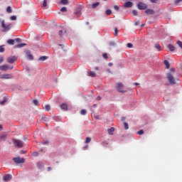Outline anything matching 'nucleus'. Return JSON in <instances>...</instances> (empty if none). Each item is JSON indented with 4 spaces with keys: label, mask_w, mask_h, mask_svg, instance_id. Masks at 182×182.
Returning <instances> with one entry per match:
<instances>
[{
    "label": "nucleus",
    "mask_w": 182,
    "mask_h": 182,
    "mask_svg": "<svg viewBox=\"0 0 182 182\" xmlns=\"http://www.w3.org/2000/svg\"><path fill=\"white\" fill-rule=\"evenodd\" d=\"M166 79L168 80L171 85H174L176 84V79L174 77L173 74L168 73L166 74Z\"/></svg>",
    "instance_id": "nucleus-1"
},
{
    "label": "nucleus",
    "mask_w": 182,
    "mask_h": 182,
    "mask_svg": "<svg viewBox=\"0 0 182 182\" xmlns=\"http://www.w3.org/2000/svg\"><path fill=\"white\" fill-rule=\"evenodd\" d=\"M58 35L60 37H63L65 36H67V30L65 28L60 26L58 27Z\"/></svg>",
    "instance_id": "nucleus-2"
},
{
    "label": "nucleus",
    "mask_w": 182,
    "mask_h": 182,
    "mask_svg": "<svg viewBox=\"0 0 182 182\" xmlns=\"http://www.w3.org/2000/svg\"><path fill=\"white\" fill-rule=\"evenodd\" d=\"M1 26L2 28H4L3 32H9L11 29L12 25L9 24L7 26L5 25V21H1Z\"/></svg>",
    "instance_id": "nucleus-3"
},
{
    "label": "nucleus",
    "mask_w": 182,
    "mask_h": 182,
    "mask_svg": "<svg viewBox=\"0 0 182 182\" xmlns=\"http://www.w3.org/2000/svg\"><path fill=\"white\" fill-rule=\"evenodd\" d=\"M13 143L16 147L18 148H22L23 147V141L18 140V139H14Z\"/></svg>",
    "instance_id": "nucleus-4"
},
{
    "label": "nucleus",
    "mask_w": 182,
    "mask_h": 182,
    "mask_svg": "<svg viewBox=\"0 0 182 182\" xmlns=\"http://www.w3.org/2000/svg\"><path fill=\"white\" fill-rule=\"evenodd\" d=\"M13 160L16 164H21L25 163V159L21 157L14 158Z\"/></svg>",
    "instance_id": "nucleus-5"
},
{
    "label": "nucleus",
    "mask_w": 182,
    "mask_h": 182,
    "mask_svg": "<svg viewBox=\"0 0 182 182\" xmlns=\"http://www.w3.org/2000/svg\"><path fill=\"white\" fill-rule=\"evenodd\" d=\"M117 88L119 92H127V90H124V85L122 83H118L117 85Z\"/></svg>",
    "instance_id": "nucleus-6"
},
{
    "label": "nucleus",
    "mask_w": 182,
    "mask_h": 182,
    "mask_svg": "<svg viewBox=\"0 0 182 182\" xmlns=\"http://www.w3.org/2000/svg\"><path fill=\"white\" fill-rule=\"evenodd\" d=\"M14 76L11 74H1L0 79H12Z\"/></svg>",
    "instance_id": "nucleus-7"
},
{
    "label": "nucleus",
    "mask_w": 182,
    "mask_h": 182,
    "mask_svg": "<svg viewBox=\"0 0 182 182\" xmlns=\"http://www.w3.org/2000/svg\"><path fill=\"white\" fill-rule=\"evenodd\" d=\"M137 6L139 10H145L147 9V6L142 2H139Z\"/></svg>",
    "instance_id": "nucleus-8"
},
{
    "label": "nucleus",
    "mask_w": 182,
    "mask_h": 182,
    "mask_svg": "<svg viewBox=\"0 0 182 182\" xmlns=\"http://www.w3.org/2000/svg\"><path fill=\"white\" fill-rule=\"evenodd\" d=\"M16 60H17V58L16 56H11L7 59V63L10 64H13Z\"/></svg>",
    "instance_id": "nucleus-9"
},
{
    "label": "nucleus",
    "mask_w": 182,
    "mask_h": 182,
    "mask_svg": "<svg viewBox=\"0 0 182 182\" xmlns=\"http://www.w3.org/2000/svg\"><path fill=\"white\" fill-rule=\"evenodd\" d=\"M26 54L27 58H28L29 60H33V55H31L30 50H26Z\"/></svg>",
    "instance_id": "nucleus-10"
},
{
    "label": "nucleus",
    "mask_w": 182,
    "mask_h": 182,
    "mask_svg": "<svg viewBox=\"0 0 182 182\" xmlns=\"http://www.w3.org/2000/svg\"><path fill=\"white\" fill-rule=\"evenodd\" d=\"M8 69H9V66L6 65H3L0 66V70L6 71L8 70Z\"/></svg>",
    "instance_id": "nucleus-11"
},
{
    "label": "nucleus",
    "mask_w": 182,
    "mask_h": 182,
    "mask_svg": "<svg viewBox=\"0 0 182 182\" xmlns=\"http://www.w3.org/2000/svg\"><path fill=\"white\" fill-rule=\"evenodd\" d=\"M124 8H131L132 6H133V3H132L131 1H127L124 4Z\"/></svg>",
    "instance_id": "nucleus-12"
},
{
    "label": "nucleus",
    "mask_w": 182,
    "mask_h": 182,
    "mask_svg": "<svg viewBox=\"0 0 182 182\" xmlns=\"http://www.w3.org/2000/svg\"><path fill=\"white\" fill-rule=\"evenodd\" d=\"M60 109L63 110H67L68 109V105L65 103H63L60 105Z\"/></svg>",
    "instance_id": "nucleus-13"
},
{
    "label": "nucleus",
    "mask_w": 182,
    "mask_h": 182,
    "mask_svg": "<svg viewBox=\"0 0 182 182\" xmlns=\"http://www.w3.org/2000/svg\"><path fill=\"white\" fill-rule=\"evenodd\" d=\"M164 65L166 66V69H169L170 63H169L168 60H164Z\"/></svg>",
    "instance_id": "nucleus-14"
},
{
    "label": "nucleus",
    "mask_w": 182,
    "mask_h": 182,
    "mask_svg": "<svg viewBox=\"0 0 182 182\" xmlns=\"http://www.w3.org/2000/svg\"><path fill=\"white\" fill-rule=\"evenodd\" d=\"M11 176L9 175V174H7V175H6V176H4V180L5 181H9L11 180Z\"/></svg>",
    "instance_id": "nucleus-15"
},
{
    "label": "nucleus",
    "mask_w": 182,
    "mask_h": 182,
    "mask_svg": "<svg viewBox=\"0 0 182 182\" xmlns=\"http://www.w3.org/2000/svg\"><path fill=\"white\" fill-rule=\"evenodd\" d=\"M48 59V57L46 56V55H42V56H40L39 58H38V60L40 61H45Z\"/></svg>",
    "instance_id": "nucleus-16"
},
{
    "label": "nucleus",
    "mask_w": 182,
    "mask_h": 182,
    "mask_svg": "<svg viewBox=\"0 0 182 182\" xmlns=\"http://www.w3.org/2000/svg\"><path fill=\"white\" fill-rule=\"evenodd\" d=\"M145 13H146L148 14H154V11L153 9H148L145 11Z\"/></svg>",
    "instance_id": "nucleus-17"
},
{
    "label": "nucleus",
    "mask_w": 182,
    "mask_h": 182,
    "mask_svg": "<svg viewBox=\"0 0 182 182\" xmlns=\"http://www.w3.org/2000/svg\"><path fill=\"white\" fill-rule=\"evenodd\" d=\"M114 132V127H111L110 129H109L107 130V132L109 135H113V132Z\"/></svg>",
    "instance_id": "nucleus-18"
},
{
    "label": "nucleus",
    "mask_w": 182,
    "mask_h": 182,
    "mask_svg": "<svg viewBox=\"0 0 182 182\" xmlns=\"http://www.w3.org/2000/svg\"><path fill=\"white\" fill-rule=\"evenodd\" d=\"M6 137H8V136L6 134H3L0 136V140L1 141H5V139H6Z\"/></svg>",
    "instance_id": "nucleus-19"
},
{
    "label": "nucleus",
    "mask_w": 182,
    "mask_h": 182,
    "mask_svg": "<svg viewBox=\"0 0 182 182\" xmlns=\"http://www.w3.org/2000/svg\"><path fill=\"white\" fill-rule=\"evenodd\" d=\"M14 42H15V40L9 39L8 41H7V43L9 44V45L14 46Z\"/></svg>",
    "instance_id": "nucleus-20"
},
{
    "label": "nucleus",
    "mask_w": 182,
    "mask_h": 182,
    "mask_svg": "<svg viewBox=\"0 0 182 182\" xmlns=\"http://www.w3.org/2000/svg\"><path fill=\"white\" fill-rule=\"evenodd\" d=\"M168 48L169 49V50L171 51H174L175 50V46H172V45H168Z\"/></svg>",
    "instance_id": "nucleus-21"
},
{
    "label": "nucleus",
    "mask_w": 182,
    "mask_h": 182,
    "mask_svg": "<svg viewBox=\"0 0 182 182\" xmlns=\"http://www.w3.org/2000/svg\"><path fill=\"white\" fill-rule=\"evenodd\" d=\"M99 4H100L99 2L94 3L92 4V8L95 9L99 6Z\"/></svg>",
    "instance_id": "nucleus-22"
},
{
    "label": "nucleus",
    "mask_w": 182,
    "mask_h": 182,
    "mask_svg": "<svg viewBox=\"0 0 182 182\" xmlns=\"http://www.w3.org/2000/svg\"><path fill=\"white\" fill-rule=\"evenodd\" d=\"M154 48L159 51L161 50V46L159 44H155Z\"/></svg>",
    "instance_id": "nucleus-23"
},
{
    "label": "nucleus",
    "mask_w": 182,
    "mask_h": 182,
    "mask_svg": "<svg viewBox=\"0 0 182 182\" xmlns=\"http://www.w3.org/2000/svg\"><path fill=\"white\" fill-rule=\"evenodd\" d=\"M26 46V43H20L19 45L16 46V48H23Z\"/></svg>",
    "instance_id": "nucleus-24"
},
{
    "label": "nucleus",
    "mask_w": 182,
    "mask_h": 182,
    "mask_svg": "<svg viewBox=\"0 0 182 182\" xmlns=\"http://www.w3.org/2000/svg\"><path fill=\"white\" fill-rule=\"evenodd\" d=\"M60 4L63 5H66L68 4V0H60Z\"/></svg>",
    "instance_id": "nucleus-25"
},
{
    "label": "nucleus",
    "mask_w": 182,
    "mask_h": 182,
    "mask_svg": "<svg viewBox=\"0 0 182 182\" xmlns=\"http://www.w3.org/2000/svg\"><path fill=\"white\" fill-rule=\"evenodd\" d=\"M44 109H45L46 111L50 110V109H51L50 105H45Z\"/></svg>",
    "instance_id": "nucleus-26"
},
{
    "label": "nucleus",
    "mask_w": 182,
    "mask_h": 182,
    "mask_svg": "<svg viewBox=\"0 0 182 182\" xmlns=\"http://www.w3.org/2000/svg\"><path fill=\"white\" fill-rule=\"evenodd\" d=\"M90 141H92V138L91 137H87L85 143V144H89V143H90Z\"/></svg>",
    "instance_id": "nucleus-27"
},
{
    "label": "nucleus",
    "mask_w": 182,
    "mask_h": 182,
    "mask_svg": "<svg viewBox=\"0 0 182 182\" xmlns=\"http://www.w3.org/2000/svg\"><path fill=\"white\" fill-rule=\"evenodd\" d=\"M41 6L44 7V8H46L47 6V0L43 1Z\"/></svg>",
    "instance_id": "nucleus-28"
},
{
    "label": "nucleus",
    "mask_w": 182,
    "mask_h": 182,
    "mask_svg": "<svg viewBox=\"0 0 182 182\" xmlns=\"http://www.w3.org/2000/svg\"><path fill=\"white\" fill-rule=\"evenodd\" d=\"M6 12L7 13H12V9L11 6H8L7 9H6Z\"/></svg>",
    "instance_id": "nucleus-29"
},
{
    "label": "nucleus",
    "mask_w": 182,
    "mask_h": 182,
    "mask_svg": "<svg viewBox=\"0 0 182 182\" xmlns=\"http://www.w3.org/2000/svg\"><path fill=\"white\" fill-rule=\"evenodd\" d=\"M8 101V99L4 97V100L0 102L1 105H4V104Z\"/></svg>",
    "instance_id": "nucleus-30"
},
{
    "label": "nucleus",
    "mask_w": 182,
    "mask_h": 182,
    "mask_svg": "<svg viewBox=\"0 0 182 182\" xmlns=\"http://www.w3.org/2000/svg\"><path fill=\"white\" fill-rule=\"evenodd\" d=\"M90 77H96V73L95 72H90Z\"/></svg>",
    "instance_id": "nucleus-31"
},
{
    "label": "nucleus",
    "mask_w": 182,
    "mask_h": 182,
    "mask_svg": "<svg viewBox=\"0 0 182 182\" xmlns=\"http://www.w3.org/2000/svg\"><path fill=\"white\" fill-rule=\"evenodd\" d=\"M124 129L127 130L129 129V125L127 122H124Z\"/></svg>",
    "instance_id": "nucleus-32"
},
{
    "label": "nucleus",
    "mask_w": 182,
    "mask_h": 182,
    "mask_svg": "<svg viewBox=\"0 0 182 182\" xmlns=\"http://www.w3.org/2000/svg\"><path fill=\"white\" fill-rule=\"evenodd\" d=\"M112 10L110 9H107L106 11H105V14H107V16L112 14Z\"/></svg>",
    "instance_id": "nucleus-33"
},
{
    "label": "nucleus",
    "mask_w": 182,
    "mask_h": 182,
    "mask_svg": "<svg viewBox=\"0 0 182 182\" xmlns=\"http://www.w3.org/2000/svg\"><path fill=\"white\" fill-rule=\"evenodd\" d=\"M132 15L134 16H136L138 15V12H137L136 10H133L132 11Z\"/></svg>",
    "instance_id": "nucleus-34"
},
{
    "label": "nucleus",
    "mask_w": 182,
    "mask_h": 182,
    "mask_svg": "<svg viewBox=\"0 0 182 182\" xmlns=\"http://www.w3.org/2000/svg\"><path fill=\"white\" fill-rule=\"evenodd\" d=\"M137 134L139 135H143L144 134V131L143 129H141L140 131H138Z\"/></svg>",
    "instance_id": "nucleus-35"
},
{
    "label": "nucleus",
    "mask_w": 182,
    "mask_h": 182,
    "mask_svg": "<svg viewBox=\"0 0 182 182\" xmlns=\"http://www.w3.org/2000/svg\"><path fill=\"white\" fill-rule=\"evenodd\" d=\"M86 114H87V112L85 109L81 110V112H80L81 115H85Z\"/></svg>",
    "instance_id": "nucleus-36"
},
{
    "label": "nucleus",
    "mask_w": 182,
    "mask_h": 182,
    "mask_svg": "<svg viewBox=\"0 0 182 182\" xmlns=\"http://www.w3.org/2000/svg\"><path fill=\"white\" fill-rule=\"evenodd\" d=\"M60 12H67V8L66 7H62L60 9Z\"/></svg>",
    "instance_id": "nucleus-37"
},
{
    "label": "nucleus",
    "mask_w": 182,
    "mask_h": 182,
    "mask_svg": "<svg viewBox=\"0 0 182 182\" xmlns=\"http://www.w3.org/2000/svg\"><path fill=\"white\" fill-rule=\"evenodd\" d=\"M114 35L115 36H117L118 35V28H114Z\"/></svg>",
    "instance_id": "nucleus-38"
},
{
    "label": "nucleus",
    "mask_w": 182,
    "mask_h": 182,
    "mask_svg": "<svg viewBox=\"0 0 182 182\" xmlns=\"http://www.w3.org/2000/svg\"><path fill=\"white\" fill-rule=\"evenodd\" d=\"M5 50V48L3 46H0V53H4Z\"/></svg>",
    "instance_id": "nucleus-39"
},
{
    "label": "nucleus",
    "mask_w": 182,
    "mask_h": 182,
    "mask_svg": "<svg viewBox=\"0 0 182 182\" xmlns=\"http://www.w3.org/2000/svg\"><path fill=\"white\" fill-rule=\"evenodd\" d=\"M33 156L34 157H37V156H39V153L38 151L33 152Z\"/></svg>",
    "instance_id": "nucleus-40"
},
{
    "label": "nucleus",
    "mask_w": 182,
    "mask_h": 182,
    "mask_svg": "<svg viewBox=\"0 0 182 182\" xmlns=\"http://www.w3.org/2000/svg\"><path fill=\"white\" fill-rule=\"evenodd\" d=\"M127 47L128 48H133L134 46H133V44H132V43H128V44L127 45Z\"/></svg>",
    "instance_id": "nucleus-41"
},
{
    "label": "nucleus",
    "mask_w": 182,
    "mask_h": 182,
    "mask_svg": "<svg viewBox=\"0 0 182 182\" xmlns=\"http://www.w3.org/2000/svg\"><path fill=\"white\" fill-rule=\"evenodd\" d=\"M11 21H16V16H11L10 17Z\"/></svg>",
    "instance_id": "nucleus-42"
},
{
    "label": "nucleus",
    "mask_w": 182,
    "mask_h": 182,
    "mask_svg": "<svg viewBox=\"0 0 182 182\" xmlns=\"http://www.w3.org/2000/svg\"><path fill=\"white\" fill-rule=\"evenodd\" d=\"M113 8H114V11H119V6H114Z\"/></svg>",
    "instance_id": "nucleus-43"
},
{
    "label": "nucleus",
    "mask_w": 182,
    "mask_h": 182,
    "mask_svg": "<svg viewBox=\"0 0 182 182\" xmlns=\"http://www.w3.org/2000/svg\"><path fill=\"white\" fill-rule=\"evenodd\" d=\"M102 57H103L104 59H108V55H107V53H103Z\"/></svg>",
    "instance_id": "nucleus-44"
},
{
    "label": "nucleus",
    "mask_w": 182,
    "mask_h": 182,
    "mask_svg": "<svg viewBox=\"0 0 182 182\" xmlns=\"http://www.w3.org/2000/svg\"><path fill=\"white\" fill-rule=\"evenodd\" d=\"M38 103L39 102L36 100H33V104H34L35 106H37Z\"/></svg>",
    "instance_id": "nucleus-45"
},
{
    "label": "nucleus",
    "mask_w": 182,
    "mask_h": 182,
    "mask_svg": "<svg viewBox=\"0 0 182 182\" xmlns=\"http://www.w3.org/2000/svg\"><path fill=\"white\" fill-rule=\"evenodd\" d=\"M171 73H175L176 72V68H171V70H170Z\"/></svg>",
    "instance_id": "nucleus-46"
},
{
    "label": "nucleus",
    "mask_w": 182,
    "mask_h": 182,
    "mask_svg": "<svg viewBox=\"0 0 182 182\" xmlns=\"http://www.w3.org/2000/svg\"><path fill=\"white\" fill-rule=\"evenodd\" d=\"M178 46L182 49V42H181V41H178Z\"/></svg>",
    "instance_id": "nucleus-47"
},
{
    "label": "nucleus",
    "mask_w": 182,
    "mask_h": 182,
    "mask_svg": "<svg viewBox=\"0 0 182 182\" xmlns=\"http://www.w3.org/2000/svg\"><path fill=\"white\" fill-rule=\"evenodd\" d=\"M94 119H99L100 117L98 114H94Z\"/></svg>",
    "instance_id": "nucleus-48"
},
{
    "label": "nucleus",
    "mask_w": 182,
    "mask_h": 182,
    "mask_svg": "<svg viewBox=\"0 0 182 182\" xmlns=\"http://www.w3.org/2000/svg\"><path fill=\"white\" fill-rule=\"evenodd\" d=\"M49 144V141H44L43 142H42L43 145H46V144Z\"/></svg>",
    "instance_id": "nucleus-49"
},
{
    "label": "nucleus",
    "mask_w": 182,
    "mask_h": 182,
    "mask_svg": "<svg viewBox=\"0 0 182 182\" xmlns=\"http://www.w3.org/2000/svg\"><path fill=\"white\" fill-rule=\"evenodd\" d=\"M14 41H16L17 43H20L21 41V38H16Z\"/></svg>",
    "instance_id": "nucleus-50"
},
{
    "label": "nucleus",
    "mask_w": 182,
    "mask_h": 182,
    "mask_svg": "<svg viewBox=\"0 0 182 182\" xmlns=\"http://www.w3.org/2000/svg\"><path fill=\"white\" fill-rule=\"evenodd\" d=\"M180 2H182V0H175V4H177Z\"/></svg>",
    "instance_id": "nucleus-51"
},
{
    "label": "nucleus",
    "mask_w": 182,
    "mask_h": 182,
    "mask_svg": "<svg viewBox=\"0 0 182 182\" xmlns=\"http://www.w3.org/2000/svg\"><path fill=\"white\" fill-rule=\"evenodd\" d=\"M4 61V57H0V64H1Z\"/></svg>",
    "instance_id": "nucleus-52"
},
{
    "label": "nucleus",
    "mask_w": 182,
    "mask_h": 182,
    "mask_svg": "<svg viewBox=\"0 0 182 182\" xmlns=\"http://www.w3.org/2000/svg\"><path fill=\"white\" fill-rule=\"evenodd\" d=\"M158 0H150V2L156 3Z\"/></svg>",
    "instance_id": "nucleus-53"
},
{
    "label": "nucleus",
    "mask_w": 182,
    "mask_h": 182,
    "mask_svg": "<svg viewBox=\"0 0 182 182\" xmlns=\"http://www.w3.org/2000/svg\"><path fill=\"white\" fill-rule=\"evenodd\" d=\"M96 100H102V97H100V96H98Z\"/></svg>",
    "instance_id": "nucleus-54"
},
{
    "label": "nucleus",
    "mask_w": 182,
    "mask_h": 182,
    "mask_svg": "<svg viewBox=\"0 0 182 182\" xmlns=\"http://www.w3.org/2000/svg\"><path fill=\"white\" fill-rule=\"evenodd\" d=\"M139 24V21H136L134 23V26H138Z\"/></svg>",
    "instance_id": "nucleus-55"
},
{
    "label": "nucleus",
    "mask_w": 182,
    "mask_h": 182,
    "mask_svg": "<svg viewBox=\"0 0 182 182\" xmlns=\"http://www.w3.org/2000/svg\"><path fill=\"white\" fill-rule=\"evenodd\" d=\"M52 170V168L51 167H48V171H50Z\"/></svg>",
    "instance_id": "nucleus-56"
},
{
    "label": "nucleus",
    "mask_w": 182,
    "mask_h": 182,
    "mask_svg": "<svg viewBox=\"0 0 182 182\" xmlns=\"http://www.w3.org/2000/svg\"><path fill=\"white\" fill-rule=\"evenodd\" d=\"M126 119L125 117H122V121H124Z\"/></svg>",
    "instance_id": "nucleus-57"
},
{
    "label": "nucleus",
    "mask_w": 182,
    "mask_h": 182,
    "mask_svg": "<svg viewBox=\"0 0 182 182\" xmlns=\"http://www.w3.org/2000/svg\"><path fill=\"white\" fill-rule=\"evenodd\" d=\"M108 65H109V67H112V66L113 65V64L109 63L108 64Z\"/></svg>",
    "instance_id": "nucleus-58"
},
{
    "label": "nucleus",
    "mask_w": 182,
    "mask_h": 182,
    "mask_svg": "<svg viewBox=\"0 0 182 182\" xmlns=\"http://www.w3.org/2000/svg\"><path fill=\"white\" fill-rule=\"evenodd\" d=\"M3 129L2 125L0 124V131H1Z\"/></svg>",
    "instance_id": "nucleus-59"
},
{
    "label": "nucleus",
    "mask_w": 182,
    "mask_h": 182,
    "mask_svg": "<svg viewBox=\"0 0 182 182\" xmlns=\"http://www.w3.org/2000/svg\"><path fill=\"white\" fill-rule=\"evenodd\" d=\"M9 69H10V70H12V69H14V67L13 66H11V67H9Z\"/></svg>",
    "instance_id": "nucleus-60"
},
{
    "label": "nucleus",
    "mask_w": 182,
    "mask_h": 182,
    "mask_svg": "<svg viewBox=\"0 0 182 182\" xmlns=\"http://www.w3.org/2000/svg\"><path fill=\"white\" fill-rule=\"evenodd\" d=\"M96 107H97V105H96V104H94V105H93V107H94V108H96Z\"/></svg>",
    "instance_id": "nucleus-61"
},
{
    "label": "nucleus",
    "mask_w": 182,
    "mask_h": 182,
    "mask_svg": "<svg viewBox=\"0 0 182 182\" xmlns=\"http://www.w3.org/2000/svg\"><path fill=\"white\" fill-rule=\"evenodd\" d=\"M84 148L87 149L88 148V145H86Z\"/></svg>",
    "instance_id": "nucleus-62"
},
{
    "label": "nucleus",
    "mask_w": 182,
    "mask_h": 182,
    "mask_svg": "<svg viewBox=\"0 0 182 182\" xmlns=\"http://www.w3.org/2000/svg\"><path fill=\"white\" fill-rule=\"evenodd\" d=\"M134 85L138 86V85H139V83H137V82H136V83H134Z\"/></svg>",
    "instance_id": "nucleus-63"
},
{
    "label": "nucleus",
    "mask_w": 182,
    "mask_h": 182,
    "mask_svg": "<svg viewBox=\"0 0 182 182\" xmlns=\"http://www.w3.org/2000/svg\"><path fill=\"white\" fill-rule=\"evenodd\" d=\"M95 70H99V68H98V67H96V68H95Z\"/></svg>",
    "instance_id": "nucleus-64"
}]
</instances>
